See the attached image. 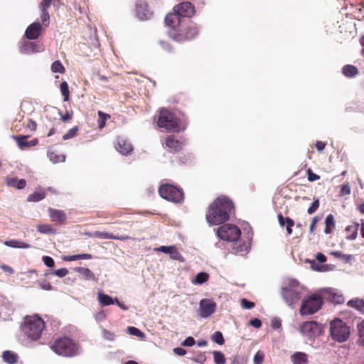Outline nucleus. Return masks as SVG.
I'll list each match as a JSON object with an SVG mask.
<instances>
[{"mask_svg": "<svg viewBox=\"0 0 364 364\" xmlns=\"http://www.w3.org/2000/svg\"><path fill=\"white\" fill-rule=\"evenodd\" d=\"M235 205L228 196L216 198L208 207L205 219L210 225H221L229 220Z\"/></svg>", "mask_w": 364, "mask_h": 364, "instance_id": "1", "label": "nucleus"}, {"mask_svg": "<svg viewBox=\"0 0 364 364\" xmlns=\"http://www.w3.org/2000/svg\"><path fill=\"white\" fill-rule=\"evenodd\" d=\"M45 326V322L41 317L38 316H26L21 326V331L28 339L38 341L41 337Z\"/></svg>", "mask_w": 364, "mask_h": 364, "instance_id": "2", "label": "nucleus"}, {"mask_svg": "<svg viewBox=\"0 0 364 364\" xmlns=\"http://www.w3.org/2000/svg\"><path fill=\"white\" fill-rule=\"evenodd\" d=\"M50 348L56 354L64 357H73L78 354L79 345L68 336H63L56 338Z\"/></svg>", "mask_w": 364, "mask_h": 364, "instance_id": "3", "label": "nucleus"}, {"mask_svg": "<svg viewBox=\"0 0 364 364\" xmlns=\"http://www.w3.org/2000/svg\"><path fill=\"white\" fill-rule=\"evenodd\" d=\"M198 34V28L196 24L190 20L183 21L178 30H173L169 33L171 38L177 42L192 40Z\"/></svg>", "mask_w": 364, "mask_h": 364, "instance_id": "4", "label": "nucleus"}, {"mask_svg": "<svg viewBox=\"0 0 364 364\" xmlns=\"http://www.w3.org/2000/svg\"><path fill=\"white\" fill-rule=\"evenodd\" d=\"M181 121L178 119L173 113L166 109H161L159 112L157 125L159 127L164 128L168 132H179L183 130L180 127Z\"/></svg>", "mask_w": 364, "mask_h": 364, "instance_id": "5", "label": "nucleus"}, {"mask_svg": "<svg viewBox=\"0 0 364 364\" xmlns=\"http://www.w3.org/2000/svg\"><path fill=\"white\" fill-rule=\"evenodd\" d=\"M300 289L299 283L296 279H290L287 286L282 287V296L289 306H293L301 299Z\"/></svg>", "mask_w": 364, "mask_h": 364, "instance_id": "6", "label": "nucleus"}, {"mask_svg": "<svg viewBox=\"0 0 364 364\" xmlns=\"http://www.w3.org/2000/svg\"><path fill=\"white\" fill-rule=\"evenodd\" d=\"M350 328L346 323L339 318L333 320L330 323V335L334 341L343 343L350 336Z\"/></svg>", "mask_w": 364, "mask_h": 364, "instance_id": "7", "label": "nucleus"}, {"mask_svg": "<svg viewBox=\"0 0 364 364\" xmlns=\"http://www.w3.org/2000/svg\"><path fill=\"white\" fill-rule=\"evenodd\" d=\"M323 304V299L318 294L306 297L301 302L299 313L301 316L311 315L317 312Z\"/></svg>", "mask_w": 364, "mask_h": 364, "instance_id": "8", "label": "nucleus"}, {"mask_svg": "<svg viewBox=\"0 0 364 364\" xmlns=\"http://www.w3.org/2000/svg\"><path fill=\"white\" fill-rule=\"evenodd\" d=\"M159 193L161 198L176 203L182 202L184 198L181 188L168 183L161 185L159 188Z\"/></svg>", "mask_w": 364, "mask_h": 364, "instance_id": "9", "label": "nucleus"}, {"mask_svg": "<svg viewBox=\"0 0 364 364\" xmlns=\"http://www.w3.org/2000/svg\"><path fill=\"white\" fill-rule=\"evenodd\" d=\"M241 231L235 225L225 224L217 229V235L223 240L234 242L239 239Z\"/></svg>", "mask_w": 364, "mask_h": 364, "instance_id": "10", "label": "nucleus"}, {"mask_svg": "<svg viewBox=\"0 0 364 364\" xmlns=\"http://www.w3.org/2000/svg\"><path fill=\"white\" fill-rule=\"evenodd\" d=\"M161 144L170 153L175 154L182 150L184 141L174 135H168L161 139Z\"/></svg>", "mask_w": 364, "mask_h": 364, "instance_id": "11", "label": "nucleus"}, {"mask_svg": "<svg viewBox=\"0 0 364 364\" xmlns=\"http://www.w3.org/2000/svg\"><path fill=\"white\" fill-rule=\"evenodd\" d=\"M300 331L303 335L312 338L321 332L319 324L314 321H306L301 326Z\"/></svg>", "mask_w": 364, "mask_h": 364, "instance_id": "12", "label": "nucleus"}, {"mask_svg": "<svg viewBox=\"0 0 364 364\" xmlns=\"http://www.w3.org/2000/svg\"><path fill=\"white\" fill-rule=\"evenodd\" d=\"M173 11L181 17H191L195 14V8L193 5L188 1H185L176 5Z\"/></svg>", "mask_w": 364, "mask_h": 364, "instance_id": "13", "label": "nucleus"}, {"mask_svg": "<svg viewBox=\"0 0 364 364\" xmlns=\"http://www.w3.org/2000/svg\"><path fill=\"white\" fill-rule=\"evenodd\" d=\"M87 235H89L91 237H97L100 239H112L122 241L134 240L133 237L127 235H113L112 233L101 231H95L93 232L88 233Z\"/></svg>", "mask_w": 364, "mask_h": 364, "instance_id": "14", "label": "nucleus"}, {"mask_svg": "<svg viewBox=\"0 0 364 364\" xmlns=\"http://www.w3.org/2000/svg\"><path fill=\"white\" fill-rule=\"evenodd\" d=\"M215 304L209 299H202L200 301V316L207 318L210 316L215 309Z\"/></svg>", "mask_w": 364, "mask_h": 364, "instance_id": "15", "label": "nucleus"}, {"mask_svg": "<svg viewBox=\"0 0 364 364\" xmlns=\"http://www.w3.org/2000/svg\"><path fill=\"white\" fill-rule=\"evenodd\" d=\"M42 28L43 26L39 22H34L28 26L25 36L30 40L37 39L41 33Z\"/></svg>", "mask_w": 364, "mask_h": 364, "instance_id": "16", "label": "nucleus"}, {"mask_svg": "<svg viewBox=\"0 0 364 364\" xmlns=\"http://www.w3.org/2000/svg\"><path fill=\"white\" fill-rule=\"evenodd\" d=\"M165 23L168 26L171 27L173 30H177L176 28H179L183 23V21L181 20V16L177 12L173 11L166 16Z\"/></svg>", "mask_w": 364, "mask_h": 364, "instance_id": "17", "label": "nucleus"}, {"mask_svg": "<svg viewBox=\"0 0 364 364\" xmlns=\"http://www.w3.org/2000/svg\"><path fill=\"white\" fill-rule=\"evenodd\" d=\"M48 213L52 222L64 224L67 220V216L64 210L48 208Z\"/></svg>", "mask_w": 364, "mask_h": 364, "instance_id": "18", "label": "nucleus"}, {"mask_svg": "<svg viewBox=\"0 0 364 364\" xmlns=\"http://www.w3.org/2000/svg\"><path fill=\"white\" fill-rule=\"evenodd\" d=\"M14 139L16 141L18 146L21 149H25L26 148H29L33 146H36L38 141L37 139H34L30 141L27 139L28 136L21 135V136H14Z\"/></svg>", "mask_w": 364, "mask_h": 364, "instance_id": "19", "label": "nucleus"}, {"mask_svg": "<svg viewBox=\"0 0 364 364\" xmlns=\"http://www.w3.org/2000/svg\"><path fill=\"white\" fill-rule=\"evenodd\" d=\"M136 13L141 20H147L152 16V12L149 9L146 4H139L136 6Z\"/></svg>", "mask_w": 364, "mask_h": 364, "instance_id": "20", "label": "nucleus"}, {"mask_svg": "<svg viewBox=\"0 0 364 364\" xmlns=\"http://www.w3.org/2000/svg\"><path fill=\"white\" fill-rule=\"evenodd\" d=\"M115 149L123 155H127L133 150L132 145L122 138H118Z\"/></svg>", "mask_w": 364, "mask_h": 364, "instance_id": "21", "label": "nucleus"}, {"mask_svg": "<svg viewBox=\"0 0 364 364\" xmlns=\"http://www.w3.org/2000/svg\"><path fill=\"white\" fill-rule=\"evenodd\" d=\"M325 229L324 232L326 234H331L333 232L336 228V220L333 215L328 214L325 218Z\"/></svg>", "mask_w": 364, "mask_h": 364, "instance_id": "22", "label": "nucleus"}, {"mask_svg": "<svg viewBox=\"0 0 364 364\" xmlns=\"http://www.w3.org/2000/svg\"><path fill=\"white\" fill-rule=\"evenodd\" d=\"M291 360L294 364H307L308 356L302 352H296L291 356Z\"/></svg>", "mask_w": 364, "mask_h": 364, "instance_id": "23", "label": "nucleus"}, {"mask_svg": "<svg viewBox=\"0 0 364 364\" xmlns=\"http://www.w3.org/2000/svg\"><path fill=\"white\" fill-rule=\"evenodd\" d=\"M4 244L7 247L13 248L28 249L31 247V245H29L28 243L24 242L23 241H18L16 240H6L4 242Z\"/></svg>", "mask_w": 364, "mask_h": 364, "instance_id": "24", "label": "nucleus"}, {"mask_svg": "<svg viewBox=\"0 0 364 364\" xmlns=\"http://www.w3.org/2000/svg\"><path fill=\"white\" fill-rule=\"evenodd\" d=\"M38 51V44L36 42L26 41L23 43L21 48V52L24 53Z\"/></svg>", "mask_w": 364, "mask_h": 364, "instance_id": "25", "label": "nucleus"}, {"mask_svg": "<svg viewBox=\"0 0 364 364\" xmlns=\"http://www.w3.org/2000/svg\"><path fill=\"white\" fill-rule=\"evenodd\" d=\"M2 358L4 362L9 364H15L18 361V356L12 351L6 350L3 353Z\"/></svg>", "mask_w": 364, "mask_h": 364, "instance_id": "26", "label": "nucleus"}, {"mask_svg": "<svg viewBox=\"0 0 364 364\" xmlns=\"http://www.w3.org/2000/svg\"><path fill=\"white\" fill-rule=\"evenodd\" d=\"M342 73L347 77H353L358 74V70L353 65H346L343 67Z\"/></svg>", "mask_w": 364, "mask_h": 364, "instance_id": "27", "label": "nucleus"}, {"mask_svg": "<svg viewBox=\"0 0 364 364\" xmlns=\"http://www.w3.org/2000/svg\"><path fill=\"white\" fill-rule=\"evenodd\" d=\"M46 196L45 191L42 189L36 190L33 193L31 194L28 197V201L30 202H38L44 199Z\"/></svg>", "mask_w": 364, "mask_h": 364, "instance_id": "28", "label": "nucleus"}, {"mask_svg": "<svg viewBox=\"0 0 364 364\" xmlns=\"http://www.w3.org/2000/svg\"><path fill=\"white\" fill-rule=\"evenodd\" d=\"M235 246L233 247V250L235 254L244 255L247 254L250 250V244L246 242H242L240 244H235Z\"/></svg>", "mask_w": 364, "mask_h": 364, "instance_id": "29", "label": "nucleus"}, {"mask_svg": "<svg viewBox=\"0 0 364 364\" xmlns=\"http://www.w3.org/2000/svg\"><path fill=\"white\" fill-rule=\"evenodd\" d=\"M348 306L353 307L361 313L364 314V299H356L350 300L348 302Z\"/></svg>", "mask_w": 364, "mask_h": 364, "instance_id": "30", "label": "nucleus"}, {"mask_svg": "<svg viewBox=\"0 0 364 364\" xmlns=\"http://www.w3.org/2000/svg\"><path fill=\"white\" fill-rule=\"evenodd\" d=\"M98 119L97 125L100 129H102L106 125V121L111 118L109 114L105 113L102 111L97 112Z\"/></svg>", "mask_w": 364, "mask_h": 364, "instance_id": "31", "label": "nucleus"}, {"mask_svg": "<svg viewBox=\"0 0 364 364\" xmlns=\"http://www.w3.org/2000/svg\"><path fill=\"white\" fill-rule=\"evenodd\" d=\"M358 224L355 225H349L346 228V232L347 233L346 238L348 240H355L358 235Z\"/></svg>", "mask_w": 364, "mask_h": 364, "instance_id": "32", "label": "nucleus"}, {"mask_svg": "<svg viewBox=\"0 0 364 364\" xmlns=\"http://www.w3.org/2000/svg\"><path fill=\"white\" fill-rule=\"evenodd\" d=\"M98 301L103 306H109L114 303V299L109 295L103 293H98L97 294Z\"/></svg>", "mask_w": 364, "mask_h": 364, "instance_id": "33", "label": "nucleus"}, {"mask_svg": "<svg viewBox=\"0 0 364 364\" xmlns=\"http://www.w3.org/2000/svg\"><path fill=\"white\" fill-rule=\"evenodd\" d=\"M48 157L53 163L63 162L65 159V156L62 154H58L55 151H48L47 154Z\"/></svg>", "mask_w": 364, "mask_h": 364, "instance_id": "34", "label": "nucleus"}, {"mask_svg": "<svg viewBox=\"0 0 364 364\" xmlns=\"http://www.w3.org/2000/svg\"><path fill=\"white\" fill-rule=\"evenodd\" d=\"M37 230L42 234H55L56 230L50 224H40L37 226Z\"/></svg>", "mask_w": 364, "mask_h": 364, "instance_id": "35", "label": "nucleus"}, {"mask_svg": "<svg viewBox=\"0 0 364 364\" xmlns=\"http://www.w3.org/2000/svg\"><path fill=\"white\" fill-rule=\"evenodd\" d=\"M41 11V19L43 25L48 27L50 23V16L48 11V8L39 7Z\"/></svg>", "mask_w": 364, "mask_h": 364, "instance_id": "36", "label": "nucleus"}, {"mask_svg": "<svg viewBox=\"0 0 364 364\" xmlns=\"http://www.w3.org/2000/svg\"><path fill=\"white\" fill-rule=\"evenodd\" d=\"M60 89L61 94L63 97V101L67 102L69 100L70 97V91H69V86L67 82L63 81L60 85Z\"/></svg>", "mask_w": 364, "mask_h": 364, "instance_id": "37", "label": "nucleus"}, {"mask_svg": "<svg viewBox=\"0 0 364 364\" xmlns=\"http://www.w3.org/2000/svg\"><path fill=\"white\" fill-rule=\"evenodd\" d=\"M76 271L78 273H80V274H82L83 277H85V279H92V280L95 279V274L88 268L77 267L76 269Z\"/></svg>", "mask_w": 364, "mask_h": 364, "instance_id": "38", "label": "nucleus"}, {"mask_svg": "<svg viewBox=\"0 0 364 364\" xmlns=\"http://www.w3.org/2000/svg\"><path fill=\"white\" fill-rule=\"evenodd\" d=\"M209 275L206 272L198 273L196 278L193 280L194 284H201L206 282L208 280Z\"/></svg>", "mask_w": 364, "mask_h": 364, "instance_id": "39", "label": "nucleus"}, {"mask_svg": "<svg viewBox=\"0 0 364 364\" xmlns=\"http://www.w3.org/2000/svg\"><path fill=\"white\" fill-rule=\"evenodd\" d=\"M331 255L334 256L336 258L339 259L345 262H349L352 258L353 256L351 255H346L340 251H336L331 252Z\"/></svg>", "mask_w": 364, "mask_h": 364, "instance_id": "40", "label": "nucleus"}, {"mask_svg": "<svg viewBox=\"0 0 364 364\" xmlns=\"http://www.w3.org/2000/svg\"><path fill=\"white\" fill-rule=\"evenodd\" d=\"M53 73H64L65 69L60 60L54 61L50 68Z\"/></svg>", "mask_w": 364, "mask_h": 364, "instance_id": "41", "label": "nucleus"}, {"mask_svg": "<svg viewBox=\"0 0 364 364\" xmlns=\"http://www.w3.org/2000/svg\"><path fill=\"white\" fill-rule=\"evenodd\" d=\"M357 327L359 333V344L364 346V320L359 323Z\"/></svg>", "mask_w": 364, "mask_h": 364, "instance_id": "42", "label": "nucleus"}, {"mask_svg": "<svg viewBox=\"0 0 364 364\" xmlns=\"http://www.w3.org/2000/svg\"><path fill=\"white\" fill-rule=\"evenodd\" d=\"M211 339L213 342L219 344L223 345L225 343V340L223 338V336L220 331H215L211 336Z\"/></svg>", "mask_w": 364, "mask_h": 364, "instance_id": "43", "label": "nucleus"}, {"mask_svg": "<svg viewBox=\"0 0 364 364\" xmlns=\"http://www.w3.org/2000/svg\"><path fill=\"white\" fill-rule=\"evenodd\" d=\"M214 362L216 364H224L225 363V358L223 353L220 351L213 352Z\"/></svg>", "mask_w": 364, "mask_h": 364, "instance_id": "44", "label": "nucleus"}, {"mask_svg": "<svg viewBox=\"0 0 364 364\" xmlns=\"http://www.w3.org/2000/svg\"><path fill=\"white\" fill-rule=\"evenodd\" d=\"M78 132V127H74L71 129H70L63 136V140H68V139H72L73 138L74 136H76L77 134V132Z\"/></svg>", "mask_w": 364, "mask_h": 364, "instance_id": "45", "label": "nucleus"}, {"mask_svg": "<svg viewBox=\"0 0 364 364\" xmlns=\"http://www.w3.org/2000/svg\"><path fill=\"white\" fill-rule=\"evenodd\" d=\"M319 207V200L318 198H314L313 203L310 205V207L307 210V213L309 215L314 213Z\"/></svg>", "mask_w": 364, "mask_h": 364, "instance_id": "46", "label": "nucleus"}, {"mask_svg": "<svg viewBox=\"0 0 364 364\" xmlns=\"http://www.w3.org/2000/svg\"><path fill=\"white\" fill-rule=\"evenodd\" d=\"M127 331L129 334L136 336L139 338L143 337L144 336L143 332H141L139 329L134 326L128 327Z\"/></svg>", "mask_w": 364, "mask_h": 364, "instance_id": "47", "label": "nucleus"}, {"mask_svg": "<svg viewBox=\"0 0 364 364\" xmlns=\"http://www.w3.org/2000/svg\"><path fill=\"white\" fill-rule=\"evenodd\" d=\"M264 358V353L262 351H257L254 356V363L255 364H262L263 363Z\"/></svg>", "mask_w": 364, "mask_h": 364, "instance_id": "48", "label": "nucleus"}, {"mask_svg": "<svg viewBox=\"0 0 364 364\" xmlns=\"http://www.w3.org/2000/svg\"><path fill=\"white\" fill-rule=\"evenodd\" d=\"M173 253L171 254V257L173 259L178 260L180 262L183 261V258L180 252L178 251L177 248L174 246L173 250L172 251Z\"/></svg>", "mask_w": 364, "mask_h": 364, "instance_id": "49", "label": "nucleus"}, {"mask_svg": "<svg viewBox=\"0 0 364 364\" xmlns=\"http://www.w3.org/2000/svg\"><path fill=\"white\" fill-rule=\"evenodd\" d=\"M306 173H307L308 180L311 182L317 181L320 178V176L318 175L313 173V171L310 168H309L306 171Z\"/></svg>", "mask_w": 364, "mask_h": 364, "instance_id": "50", "label": "nucleus"}, {"mask_svg": "<svg viewBox=\"0 0 364 364\" xmlns=\"http://www.w3.org/2000/svg\"><path fill=\"white\" fill-rule=\"evenodd\" d=\"M241 306L243 309H250L255 306V303L250 301L246 299H242L241 300Z\"/></svg>", "mask_w": 364, "mask_h": 364, "instance_id": "51", "label": "nucleus"}, {"mask_svg": "<svg viewBox=\"0 0 364 364\" xmlns=\"http://www.w3.org/2000/svg\"><path fill=\"white\" fill-rule=\"evenodd\" d=\"M43 262H44V264L48 267H54L55 265V262H54V260L51 257H49V256H43Z\"/></svg>", "mask_w": 364, "mask_h": 364, "instance_id": "52", "label": "nucleus"}, {"mask_svg": "<svg viewBox=\"0 0 364 364\" xmlns=\"http://www.w3.org/2000/svg\"><path fill=\"white\" fill-rule=\"evenodd\" d=\"M294 225V221L290 218L287 219V232L288 235L292 234V227Z\"/></svg>", "mask_w": 364, "mask_h": 364, "instance_id": "53", "label": "nucleus"}, {"mask_svg": "<svg viewBox=\"0 0 364 364\" xmlns=\"http://www.w3.org/2000/svg\"><path fill=\"white\" fill-rule=\"evenodd\" d=\"M196 341H195V339L191 337V336H188V338H186L181 343V345L183 346H188V347H191V346H193L194 344H195Z\"/></svg>", "mask_w": 364, "mask_h": 364, "instance_id": "54", "label": "nucleus"}, {"mask_svg": "<svg viewBox=\"0 0 364 364\" xmlns=\"http://www.w3.org/2000/svg\"><path fill=\"white\" fill-rule=\"evenodd\" d=\"M159 44L161 47L166 51L172 52L173 50L172 46L166 41H161Z\"/></svg>", "mask_w": 364, "mask_h": 364, "instance_id": "55", "label": "nucleus"}, {"mask_svg": "<svg viewBox=\"0 0 364 364\" xmlns=\"http://www.w3.org/2000/svg\"><path fill=\"white\" fill-rule=\"evenodd\" d=\"M53 274L59 277H63L68 274V270L66 268H61L56 269Z\"/></svg>", "mask_w": 364, "mask_h": 364, "instance_id": "56", "label": "nucleus"}, {"mask_svg": "<svg viewBox=\"0 0 364 364\" xmlns=\"http://www.w3.org/2000/svg\"><path fill=\"white\" fill-rule=\"evenodd\" d=\"M340 193H341V196L349 195L350 193V186L348 183L347 184H343L341 186Z\"/></svg>", "mask_w": 364, "mask_h": 364, "instance_id": "57", "label": "nucleus"}, {"mask_svg": "<svg viewBox=\"0 0 364 364\" xmlns=\"http://www.w3.org/2000/svg\"><path fill=\"white\" fill-rule=\"evenodd\" d=\"M0 268L6 273L9 274V275H11L14 273V269L5 264H2L0 265Z\"/></svg>", "mask_w": 364, "mask_h": 364, "instance_id": "58", "label": "nucleus"}, {"mask_svg": "<svg viewBox=\"0 0 364 364\" xmlns=\"http://www.w3.org/2000/svg\"><path fill=\"white\" fill-rule=\"evenodd\" d=\"M174 246H161L159 247V250L166 254H171Z\"/></svg>", "mask_w": 364, "mask_h": 364, "instance_id": "59", "label": "nucleus"}, {"mask_svg": "<svg viewBox=\"0 0 364 364\" xmlns=\"http://www.w3.org/2000/svg\"><path fill=\"white\" fill-rule=\"evenodd\" d=\"M18 180L16 177H8L6 181L9 186L16 187Z\"/></svg>", "mask_w": 364, "mask_h": 364, "instance_id": "60", "label": "nucleus"}, {"mask_svg": "<svg viewBox=\"0 0 364 364\" xmlns=\"http://www.w3.org/2000/svg\"><path fill=\"white\" fill-rule=\"evenodd\" d=\"M250 324L256 328H259L262 326V322L259 318H254L250 321Z\"/></svg>", "mask_w": 364, "mask_h": 364, "instance_id": "61", "label": "nucleus"}, {"mask_svg": "<svg viewBox=\"0 0 364 364\" xmlns=\"http://www.w3.org/2000/svg\"><path fill=\"white\" fill-rule=\"evenodd\" d=\"M315 146H316V149L318 151H322L324 149L325 146H326V143L323 142V141H317L316 142Z\"/></svg>", "mask_w": 364, "mask_h": 364, "instance_id": "62", "label": "nucleus"}, {"mask_svg": "<svg viewBox=\"0 0 364 364\" xmlns=\"http://www.w3.org/2000/svg\"><path fill=\"white\" fill-rule=\"evenodd\" d=\"M26 185V181L25 179H18L15 188L18 189H23L25 188Z\"/></svg>", "mask_w": 364, "mask_h": 364, "instance_id": "63", "label": "nucleus"}, {"mask_svg": "<svg viewBox=\"0 0 364 364\" xmlns=\"http://www.w3.org/2000/svg\"><path fill=\"white\" fill-rule=\"evenodd\" d=\"M277 218L280 226L284 227V225L287 223V218H284L282 213L278 214Z\"/></svg>", "mask_w": 364, "mask_h": 364, "instance_id": "64", "label": "nucleus"}]
</instances>
